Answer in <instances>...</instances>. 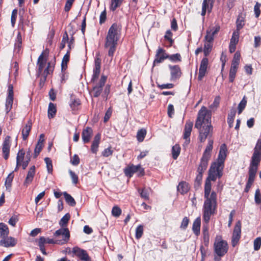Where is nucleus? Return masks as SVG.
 Returning a JSON list of instances; mask_svg holds the SVG:
<instances>
[{
    "mask_svg": "<svg viewBox=\"0 0 261 261\" xmlns=\"http://www.w3.org/2000/svg\"><path fill=\"white\" fill-rule=\"evenodd\" d=\"M241 58V54L239 51H237L233 56L231 66L238 67L240 63V60Z\"/></svg>",
    "mask_w": 261,
    "mask_h": 261,
    "instance_id": "58836bf2",
    "label": "nucleus"
},
{
    "mask_svg": "<svg viewBox=\"0 0 261 261\" xmlns=\"http://www.w3.org/2000/svg\"><path fill=\"white\" fill-rule=\"evenodd\" d=\"M201 226V219L197 217L193 222L192 226V230L196 236H198L200 234Z\"/></svg>",
    "mask_w": 261,
    "mask_h": 261,
    "instance_id": "b1692460",
    "label": "nucleus"
},
{
    "mask_svg": "<svg viewBox=\"0 0 261 261\" xmlns=\"http://www.w3.org/2000/svg\"><path fill=\"white\" fill-rule=\"evenodd\" d=\"M204 197L205 200L202 208L203 220L206 224H208L211 217L216 211L217 206V194L213 191L204 190Z\"/></svg>",
    "mask_w": 261,
    "mask_h": 261,
    "instance_id": "7ed1b4c3",
    "label": "nucleus"
},
{
    "mask_svg": "<svg viewBox=\"0 0 261 261\" xmlns=\"http://www.w3.org/2000/svg\"><path fill=\"white\" fill-rule=\"evenodd\" d=\"M100 71V69L95 68L93 69V73L92 75V77L91 79L92 82H95L98 78L99 73Z\"/></svg>",
    "mask_w": 261,
    "mask_h": 261,
    "instance_id": "69168bd1",
    "label": "nucleus"
},
{
    "mask_svg": "<svg viewBox=\"0 0 261 261\" xmlns=\"http://www.w3.org/2000/svg\"><path fill=\"white\" fill-rule=\"evenodd\" d=\"M238 68V67H234V66H231L230 67L229 73V81L231 83H232L234 80Z\"/></svg>",
    "mask_w": 261,
    "mask_h": 261,
    "instance_id": "e433bc0d",
    "label": "nucleus"
},
{
    "mask_svg": "<svg viewBox=\"0 0 261 261\" xmlns=\"http://www.w3.org/2000/svg\"><path fill=\"white\" fill-rule=\"evenodd\" d=\"M261 246V238L257 237L253 241V248L255 251L258 250Z\"/></svg>",
    "mask_w": 261,
    "mask_h": 261,
    "instance_id": "052dcab7",
    "label": "nucleus"
},
{
    "mask_svg": "<svg viewBox=\"0 0 261 261\" xmlns=\"http://www.w3.org/2000/svg\"><path fill=\"white\" fill-rule=\"evenodd\" d=\"M240 33L239 31H234L230 39V44L236 45L239 41Z\"/></svg>",
    "mask_w": 261,
    "mask_h": 261,
    "instance_id": "a19ab883",
    "label": "nucleus"
},
{
    "mask_svg": "<svg viewBox=\"0 0 261 261\" xmlns=\"http://www.w3.org/2000/svg\"><path fill=\"white\" fill-rule=\"evenodd\" d=\"M80 105L81 101L79 99L71 97L69 105L72 111L77 110Z\"/></svg>",
    "mask_w": 261,
    "mask_h": 261,
    "instance_id": "7c9ffc66",
    "label": "nucleus"
},
{
    "mask_svg": "<svg viewBox=\"0 0 261 261\" xmlns=\"http://www.w3.org/2000/svg\"><path fill=\"white\" fill-rule=\"evenodd\" d=\"M170 61L173 62H177L181 61V56L179 54H175L171 55H169L168 58Z\"/></svg>",
    "mask_w": 261,
    "mask_h": 261,
    "instance_id": "5fc2aeb1",
    "label": "nucleus"
},
{
    "mask_svg": "<svg viewBox=\"0 0 261 261\" xmlns=\"http://www.w3.org/2000/svg\"><path fill=\"white\" fill-rule=\"evenodd\" d=\"M54 237L58 240V244L63 245L69 240L70 232L67 228H61L54 232Z\"/></svg>",
    "mask_w": 261,
    "mask_h": 261,
    "instance_id": "0eeeda50",
    "label": "nucleus"
},
{
    "mask_svg": "<svg viewBox=\"0 0 261 261\" xmlns=\"http://www.w3.org/2000/svg\"><path fill=\"white\" fill-rule=\"evenodd\" d=\"M168 57L169 55L166 53L165 50L161 47H159L156 51L153 66H154L155 64L162 63L165 59H168Z\"/></svg>",
    "mask_w": 261,
    "mask_h": 261,
    "instance_id": "9d476101",
    "label": "nucleus"
},
{
    "mask_svg": "<svg viewBox=\"0 0 261 261\" xmlns=\"http://www.w3.org/2000/svg\"><path fill=\"white\" fill-rule=\"evenodd\" d=\"M208 63V60L206 57L203 58L201 61L198 76V81H201L205 76L207 71Z\"/></svg>",
    "mask_w": 261,
    "mask_h": 261,
    "instance_id": "ddd939ff",
    "label": "nucleus"
},
{
    "mask_svg": "<svg viewBox=\"0 0 261 261\" xmlns=\"http://www.w3.org/2000/svg\"><path fill=\"white\" fill-rule=\"evenodd\" d=\"M254 200L255 203L257 204L261 203V193H260L259 189H256L255 191Z\"/></svg>",
    "mask_w": 261,
    "mask_h": 261,
    "instance_id": "680f3d73",
    "label": "nucleus"
},
{
    "mask_svg": "<svg viewBox=\"0 0 261 261\" xmlns=\"http://www.w3.org/2000/svg\"><path fill=\"white\" fill-rule=\"evenodd\" d=\"M261 6V4L258 2H256L254 7V11L255 15V17L258 18L260 14V7Z\"/></svg>",
    "mask_w": 261,
    "mask_h": 261,
    "instance_id": "338daca9",
    "label": "nucleus"
},
{
    "mask_svg": "<svg viewBox=\"0 0 261 261\" xmlns=\"http://www.w3.org/2000/svg\"><path fill=\"white\" fill-rule=\"evenodd\" d=\"M212 45L211 43H205L204 44V48H203V53L205 57H206L210 54V52L212 50Z\"/></svg>",
    "mask_w": 261,
    "mask_h": 261,
    "instance_id": "864d4df0",
    "label": "nucleus"
},
{
    "mask_svg": "<svg viewBox=\"0 0 261 261\" xmlns=\"http://www.w3.org/2000/svg\"><path fill=\"white\" fill-rule=\"evenodd\" d=\"M220 101V97L219 96H216L215 98L213 103H212L211 105V106H210V109H214L217 108L219 105Z\"/></svg>",
    "mask_w": 261,
    "mask_h": 261,
    "instance_id": "e2e57ef3",
    "label": "nucleus"
},
{
    "mask_svg": "<svg viewBox=\"0 0 261 261\" xmlns=\"http://www.w3.org/2000/svg\"><path fill=\"white\" fill-rule=\"evenodd\" d=\"M211 111L204 106L198 112L194 126L198 130V139L201 143L205 142L206 139H208V142L212 140L213 127L211 124Z\"/></svg>",
    "mask_w": 261,
    "mask_h": 261,
    "instance_id": "f257e3e1",
    "label": "nucleus"
},
{
    "mask_svg": "<svg viewBox=\"0 0 261 261\" xmlns=\"http://www.w3.org/2000/svg\"><path fill=\"white\" fill-rule=\"evenodd\" d=\"M213 143L214 142L212 140H209L208 143H207L200 159V163L197 170L198 173L203 174L206 170L208 161L211 156V152L213 148Z\"/></svg>",
    "mask_w": 261,
    "mask_h": 261,
    "instance_id": "39448f33",
    "label": "nucleus"
},
{
    "mask_svg": "<svg viewBox=\"0 0 261 261\" xmlns=\"http://www.w3.org/2000/svg\"><path fill=\"white\" fill-rule=\"evenodd\" d=\"M43 146L42 141L38 140L34 150V158H36L40 153Z\"/></svg>",
    "mask_w": 261,
    "mask_h": 261,
    "instance_id": "ea45409f",
    "label": "nucleus"
},
{
    "mask_svg": "<svg viewBox=\"0 0 261 261\" xmlns=\"http://www.w3.org/2000/svg\"><path fill=\"white\" fill-rule=\"evenodd\" d=\"M70 215L69 213L66 214L59 221V225L61 227V228H65L67 226V224L70 220Z\"/></svg>",
    "mask_w": 261,
    "mask_h": 261,
    "instance_id": "c9c22d12",
    "label": "nucleus"
},
{
    "mask_svg": "<svg viewBox=\"0 0 261 261\" xmlns=\"http://www.w3.org/2000/svg\"><path fill=\"white\" fill-rule=\"evenodd\" d=\"M57 112L56 106L51 102H50L48 108V117L49 119L55 117Z\"/></svg>",
    "mask_w": 261,
    "mask_h": 261,
    "instance_id": "2f4dec72",
    "label": "nucleus"
},
{
    "mask_svg": "<svg viewBox=\"0 0 261 261\" xmlns=\"http://www.w3.org/2000/svg\"><path fill=\"white\" fill-rule=\"evenodd\" d=\"M9 233V230L7 225L4 223H0V237L2 238L7 237Z\"/></svg>",
    "mask_w": 261,
    "mask_h": 261,
    "instance_id": "c85d7f7f",
    "label": "nucleus"
},
{
    "mask_svg": "<svg viewBox=\"0 0 261 261\" xmlns=\"http://www.w3.org/2000/svg\"><path fill=\"white\" fill-rule=\"evenodd\" d=\"M11 137L7 136L5 137L2 145V152L4 158L7 160L9 156L10 149L11 146Z\"/></svg>",
    "mask_w": 261,
    "mask_h": 261,
    "instance_id": "4468645a",
    "label": "nucleus"
},
{
    "mask_svg": "<svg viewBox=\"0 0 261 261\" xmlns=\"http://www.w3.org/2000/svg\"><path fill=\"white\" fill-rule=\"evenodd\" d=\"M102 89L96 85L93 87L92 93L94 97H98L101 93Z\"/></svg>",
    "mask_w": 261,
    "mask_h": 261,
    "instance_id": "bf43d9fd",
    "label": "nucleus"
},
{
    "mask_svg": "<svg viewBox=\"0 0 261 261\" xmlns=\"http://www.w3.org/2000/svg\"><path fill=\"white\" fill-rule=\"evenodd\" d=\"M45 163L46 165V168L48 173H52L53 172V164L52 161L49 158H45L44 159Z\"/></svg>",
    "mask_w": 261,
    "mask_h": 261,
    "instance_id": "3c124183",
    "label": "nucleus"
},
{
    "mask_svg": "<svg viewBox=\"0 0 261 261\" xmlns=\"http://www.w3.org/2000/svg\"><path fill=\"white\" fill-rule=\"evenodd\" d=\"M193 126V123L192 122L190 121H188L186 122L184 130V138H187L190 137L192 130Z\"/></svg>",
    "mask_w": 261,
    "mask_h": 261,
    "instance_id": "393cba45",
    "label": "nucleus"
},
{
    "mask_svg": "<svg viewBox=\"0 0 261 261\" xmlns=\"http://www.w3.org/2000/svg\"><path fill=\"white\" fill-rule=\"evenodd\" d=\"M241 232V223L240 221L236 223L232 234L231 244L233 247H234L238 243Z\"/></svg>",
    "mask_w": 261,
    "mask_h": 261,
    "instance_id": "f8f14e48",
    "label": "nucleus"
},
{
    "mask_svg": "<svg viewBox=\"0 0 261 261\" xmlns=\"http://www.w3.org/2000/svg\"><path fill=\"white\" fill-rule=\"evenodd\" d=\"M66 202L70 206H74L76 204V202L74 198L66 192L63 193Z\"/></svg>",
    "mask_w": 261,
    "mask_h": 261,
    "instance_id": "72a5a7b5",
    "label": "nucleus"
},
{
    "mask_svg": "<svg viewBox=\"0 0 261 261\" xmlns=\"http://www.w3.org/2000/svg\"><path fill=\"white\" fill-rule=\"evenodd\" d=\"M22 44V38L20 33L19 32L17 34L16 42L14 44V49L19 52L21 49Z\"/></svg>",
    "mask_w": 261,
    "mask_h": 261,
    "instance_id": "f704fd0d",
    "label": "nucleus"
},
{
    "mask_svg": "<svg viewBox=\"0 0 261 261\" xmlns=\"http://www.w3.org/2000/svg\"><path fill=\"white\" fill-rule=\"evenodd\" d=\"M13 103V99L6 98V103H5V111L6 114L11 111Z\"/></svg>",
    "mask_w": 261,
    "mask_h": 261,
    "instance_id": "de8ad7c7",
    "label": "nucleus"
},
{
    "mask_svg": "<svg viewBox=\"0 0 261 261\" xmlns=\"http://www.w3.org/2000/svg\"><path fill=\"white\" fill-rule=\"evenodd\" d=\"M101 139V135L100 134H96L92 141L91 146V150L92 153L96 154L98 151L99 144Z\"/></svg>",
    "mask_w": 261,
    "mask_h": 261,
    "instance_id": "6ab92c4d",
    "label": "nucleus"
},
{
    "mask_svg": "<svg viewBox=\"0 0 261 261\" xmlns=\"http://www.w3.org/2000/svg\"><path fill=\"white\" fill-rule=\"evenodd\" d=\"M214 35L212 33V31L207 30L206 31V35L205 36V40L206 43H211L214 40Z\"/></svg>",
    "mask_w": 261,
    "mask_h": 261,
    "instance_id": "13d9d810",
    "label": "nucleus"
},
{
    "mask_svg": "<svg viewBox=\"0 0 261 261\" xmlns=\"http://www.w3.org/2000/svg\"><path fill=\"white\" fill-rule=\"evenodd\" d=\"M146 134V130L145 129H141L137 132V138L139 142H142Z\"/></svg>",
    "mask_w": 261,
    "mask_h": 261,
    "instance_id": "a18cd8bd",
    "label": "nucleus"
},
{
    "mask_svg": "<svg viewBox=\"0 0 261 261\" xmlns=\"http://www.w3.org/2000/svg\"><path fill=\"white\" fill-rule=\"evenodd\" d=\"M177 190L181 194L184 195L189 191V185L186 181H181L177 187Z\"/></svg>",
    "mask_w": 261,
    "mask_h": 261,
    "instance_id": "5701e85b",
    "label": "nucleus"
},
{
    "mask_svg": "<svg viewBox=\"0 0 261 261\" xmlns=\"http://www.w3.org/2000/svg\"><path fill=\"white\" fill-rule=\"evenodd\" d=\"M35 173V166H33L30 168L28 172L26 178L24 181V185L27 186L28 184H30L32 181Z\"/></svg>",
    "mask_w": 261,
    "mask_h": 261,
    "instance_id": "a878e982",
    "label": "nucleus"
},
{
    "mask_svg": "<svg viewBox=\"0 0 261 261\" xmlns=\"http://www.w3.org/2000/svg\"><path fill=\"white\" fill-rule=\"evenodd\" d=\"M224 167L220 166L216 163H212L208 172L205 184L204 190L211 191V181H215L217 178H220L223 175Z\"/></svg>",
    "mask_w": 261,
    "mask_h": 261,
    "instance_id": "20e7f679",
    "label": "nucleus"
},
{
    "mask_svg": "<svg viewBox=\"0 0 261 261\" xmlns=\"http://www.w3.org/2000/svg\"><path fill=\"white\" fill-rule=\"evenodd\" d=\"M228 150L225 144H222L220 147L218 158L216 162H213L216 164L224 167V162L227 157Z\"/></svg>",
    "mask_w": 261,
    "mask_h": 261,
    "instance_id": "1a4fd4ad",
    "label": "nucleus"
},
{
    "mask_svg": "<svg viewBox=\"0 0 261 261\" xmlns=\"http://www.w3.org/2000/svg\"><path fill=\"white\" fill-rule=\"evenodd\" d=\"M53 71V68L50 66V63L48 62L47 63V66L44 69L43 72L42 73L43 77L41 79V83H44L46 80L47 76L51 73Z\"/></svg>",
    "mask_w": 261,
    "mask_h": 261,
    "instance_id": "cd10ccee",
    "label": "nucleus"
},
{
    "mask_svg": "<svg viewBox=\"0 0 261 261\" xmlns=\"http://www.w3.org/2000/svg\"><path fill=\"white\" fill-rule=\"evenodd\" d=\"M236 114V110L235 108H232L228 114L227 121L234 122V119Z\"/></svg>",
    "mask_w": 261,
    "mask_h": 261,
    "instance_id": "6e6d98bb",
    "label": "nucleus"
},
{
    "mask_svg": "<svg viewBox=\"0 0 261 261\" xmlns=\"http://www.w3.org/2000/svg\"><path fill=\"white\" fill-rule=\"evenodd\" d=\"M189 222V219L187 217H185L181 222L180 225V228L182 229H186L188 225Z\"/></svg>",
    "mask_w": 261,
    "mask_h": 261,
    "instance_id": "774afa93",
    "label": "nucleus"
},
{
    "mask_svg": "<svg viewBox=\"0 0 261 261\" xmlns=\"http://www.w3.org/2000/svg\"><path fill=\"white\" fill-rule=\"evenodd\" d=\"M121 214V210L119 207L115 206L113 207L112 210V214L113 216L119 217Z\"/></svg>",
    "mask_w": 261,
    "mask_h": 261,
    "instance_id": "0e129e2a",
    "label": "nucleus"
},
{
    "mask_svg": "<svg viewBox=\"0 0 261 261\" xmlns=\"http://www.w3.org/2000/svg\"><path fill=\"white\" fill-rule=\"evenodd\" d=\"M16 244V242L15 239L12 237H9L8 236L2 238L0 241V246L5 247H13Z\"/></svg>",
    "mask_w": 261,
    "mask_h": 261,
    "instance_id": "dca6fc26",
    "label": "nucleus"
},
{
    "mask_svg": "<svg viewBox=\"0 0 261 261\" xmlns=\"http://www.w3.org/2000/svg\"><path fill=\"white\" fill-rule=\"evenodd\" d=\"M13 178L14 175L12 172L8 175L5 180V185L7 189L11 188Z\"/></svg>",
    "mask_w": 261,
    "mask_h": 261,
    "instance_id": "09e8293b",
    "label": "nucleus"
},
{
    "mask_svg": "<svg viewBox=\"0 0 261 261\" xmlns=\"http://www.w3.org/2000/svg\"><path fill=\"white\" fill-rule=\"evenodd\" d=\"M214 252L219 257L223 256L228 249V244L224 240H216L214 244Z\"/></svg>",
    "mask_w": 261,
    "mask_h": 261,
    "instance_id": "6e6552de",
    "label": "nucleus"
},
{
    "mask_svg": "<svg viewBox=\"0 0 261 261\" xmlns=\"http://www.w3.org/2000/svg\"><path fill=\"white\" fill-rule=\"evenodd\" d=\"M245 16V14L242 13L239 14L236 21L237 31H240L244 26Z\"/></svg>",
    "mask_w": 261,
    "mask_h": 261,
    "instance_id": "4be33fe9",
    "label": "nucleus"
},
{
    "mask_svg": "<svg viewBox=\"0 0 261 261\" xmlns=\"http://www.w3.org/2000/svg\"><path fill=\"white\" fill-rule=\"evenodd\" d=\"M172 33L170 30H167L166 32L165 35L164 36L165 39L168 40L170 43L169 46H172L174 42L173 40L172 39Z\"/></svg>",
    "mask_w": 261,
    "mask_h": 261,
    "instance_id": "603ef678",
    "label": "nucleus"
},
{
    "mask_svg": "<svg viewBox=\"0 0 261 261\" xmlns=\"http://www.w3.org/2000/svg\"><path fill=\"white\" fill-rule=\"evenodd\" d=\"M70 57V51L68 50L66 54L64 56L62 63H61V69L62 71H65L67 68V63L69 61Z\"/></svg>",
    "mask_w": 261,
    "mask_h": 261,
    "instance_id": "c756f323",
    "label": "nucleus"
},
{
    "mask_svg": "<svg viewBox=\"0 0 261 261\" xmlns=\"http://www.w3.org/2000/svg\"><path fill=\"white\" fill-rule=\"evenodd\" d=\"M261 161V139H258L253 149L249 167L257 168Z\"/></svg>",
    "mask_w": 261,
    "mask_h": 261,
    "instance_id": "423d86ee",
    "label": "nucleus"
},
{
    "mask_svg": "<svg viewBox=\"0 0 261 261\" xmlns=\"http://www.w3.org/2000/svg\"><path fill=\"white\" fill-rule=\"evenodd\" d=\"M25 152L22 149L19 150L17 154L16 162H17V166L20 165V162H23V160L24 158Z\"/></svg>",
    "mask_w": 261,
    "mask_h": 261,
    "instance_id": "49530a36",
    "label": "nucleus"
},
{
    "mask_svg": "<svg viewBox=\"0 0 261 261\" xmlns=\"http://www.w3.org/2000/svg\"><path fill=\"white\" fill-rule=\"evenodd\" d=\"M46 63V60L44 58L43 53H42V54L39 56L37 61V66L38 67L37 71L38 76L42 73Z\"/></svg>",
    "mask_w": 261,
    "mask_h": 261,
    "instance_id": "aec40b11",
    "label": "nucleus"
},
{
    "mask_svg": "<svg viewBox=\"0 0 261 261\" xmlns=\"http://www.w3.org/2000/svg\"><path fill=\"white\" fill-rule=\"evenodd\" d=\"M143 233V226L139 225L136 229L135 237L137 239H140Z\"/></svg>",
    "mask_w": 261,
    "mask_h": 261,
    "instance_id": "8fccbe9b",
    "label": "nucleus"
},
{
    "mask_svg": "<svg viewBox=\"0 0 261 261\" xmlns=\"http://www.w3.org/2000/svg\"><path fill=\"white\" fill-rule=\"evenodd\" d=\"M151 191L150 188H144L142 189H139L138 192L140 193V196L145 200H148L149 198V193Z\"/></svg>",
    "mask_w": 261,
    "mask_h": 261,
    "instance_id": "bb28decb",
    "label": "nucleus"
},
{
    "mask_svg": "<svg viewBox=\"0 0 261 261\" xmlns=\"http://www.w3.org/2000/svg\"><path fill=\"white\" fill-rule=\"evenodd\" d=\"M140 166V164L136 166L132 165L125 168L124 170V172L125 175L129 177H132L135 173H136L138 171V169H139Z\"/></svg>",
    "mask_w": 261,
    "mask_h": 261,
    "instance_id": "a211bd4d",
    "label": "nucleus"
},
{
    "mask_svg": "<svg viewBox=\"0 0 261 261\" xmlns=\"http://www.w3.org/2000/svg\"><path fill=\"white\" fill-rule=\"evenodd\" d=\"M257 170V168L249 167L248 171L249 177L247 181L252 183L254 182Z\"/></svg>",
    "mask_w": 261,
    "mask_h": 261,
    "instance_id": "473e14b6",
    "label": "nucleus"
},
{
    "mask_svg": "<svg viewBox=\"0 0 261 261\" xmlns=\"http://www.w3.org/2000/svg\"><path fill=\"white\" fill-rule=\"evenodd\" d=\"M180 148L178 145H175L172 148V158L176 160L179 155Z\"/></svg>",
    "mask_w": 261,
    "mask_h": 261,
    "instance_id": "79ce46f5",
    "label": "nucleus"
},
{
    "mask_svg": "<svg viewBox=\"0 0 261 261\" xmlns=\"http://www.w3.org/2000/svg\"><path fill=\"white\" fill-rule=\"evenodd\" d=\"M69 38L68 34L65 32L63 35V38L60 44V48L61 49H63L66 45V44L68 42Z\"/></svg>",
    "mask_w": 261,
    "mask_h": 261,
    "instance_id": "4d7b16f0",
    "label": "nucleus"
},
{
    "mask_svg": "<svg viewBox=\"0 0 261 261\" xmlns=\"http://www.w3.org/2000/svg\"><path fill=\"white\" fill-rule=\"evenodd\" d=\"M32 125V121L31 120H29L27 122L25 126L22 128V139L23 140H25L28 138V137L29 135L30 132L31 130Z\"/></svg>",
    "mask_w": 261,
    "mask_h": 261,
    "instance_id": "412c9836",
    "label": "nucleus"
},
{
    "mask_svg": "<svg viewBox=\"0 0 261 261\" xmlns=\"http://www.w3.org/2000/svg\"><path fill=\"white\" fill-rule=\"evenodd\" d=\"M121 29L116 23H113L109 28L106 35L104 47L108 50V55L113 59L117 48L118 42L120 37Z\"/></svg>",
    "mask_w": 261,
    "mask_h": 261,
    "instance_id": "f03ea898",
    "label": "nucleus"
},
{
    "mask_svg": "<svg viewBox=\"0 0 261 261\" xmlns=\"http://www.w3.org/2000/svg\"><path fill=\"white\" fill-rule=\"evenodd\" d=\"M170 70L171 80L174 81L179 79L181 74L180 68L178 65H169Z\"/></svg>",
    "mask_w": 261,
    "mask_h": 261,
    "instance_id": "2eb2a0df",
    "label": "nucleus"
},
{
    "mask_svg": "<svg viewBox=\"0 0 261 261\" xmlns=\"http://www.w3.org/2000/svg\"><path fill=\"white\" fill-rule=\"evenodd\" d=\"M123 0H111L110 9L112 11H114L122 3Z\"/></svg>",
    "mask_w": 261,
    "mask_h": 261,
    "instance_id": "37998d69",
    "label": "nucleus"
},
{
    "mask_svg": "<svg viewBox=\"0 0 261 261\" xmlns=\"http://www.w3.org/2000/svg\"><path fill=\"white\" fill-rule=\"evenodd\" d=\"M72 252L82 261H91L90 257L87 251L83 249L74 247L72 248Z\"/></svg>",
    "mask_w": 261,
    "mask_h": 261,
    "instance_id": "9b49d317",
    "label": "nucleus"
},
{
    "mask_svg": "<svg viewBox=\"0 0 261 261\" xmlns=\"http://www.w3.org/2000/svg\"><path fill=\"white\" fill-rule=\"evenodd\" d=\"M31 156L32 151L30 149H29L26 153L25 160L23 161L22 163V167L23 169H25L28 166V164L30 161H31Z\"/></svg>",
    "mask_w": 261,
    "mask_h": 261,
    "instance_id": "4c0bfd02",
    "label": "nucleus"
},
{
    "mask_svg": "<svg viewBox=\"0 0 261 261\" xmlns=\"http://www.w3.org/2000/svg\"><path fill=\"white\" fill-rule=\"evenodd\" d=\"M93 130L90 127H87L83 130L82 133V139L84 143H88L92 137Z\"/></svg>",
    "mask_w": 261,
    "mask_h": 261,
    "instance_id": "f3484780",
    "label": "nucleus"
},
{
    "mask_svg": "<svg viewBox=\"0 0 261 261\" xmlns=\"http://www.w3.org/2000/svg\"><path fill=\"white\" fill-rule=\"evenodd\" d=\"M247 104V100L245 97H244L242 100L238 105V114H241L243 111L245 109Z\"/></svg>",
    "mask_w": 261,
    "mask_h": 261,
    "instance_id": "c03bdc74",
    "label": "nucleus"
}]
</instances>
